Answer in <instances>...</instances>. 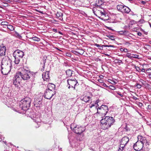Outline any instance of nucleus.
<instances>
[{"label":"nucleus","instance_id":"680f3d73","mask_svg":"<svg viewBox=\"0 0 151 151\" xmlns=\"http://www.w3.org/2000/svg\"><path fill=\"white\" fill-rule=\"evenodd\" d=\"M99 10H101V9H104L103 7H101V6H99Z\"/></svg>","mask_w":151,"mask_h":151},{"label":"nucleus","instance_id":"aec40b11","mask_svg":"<svg viewBox=\"0 0 151 151\" xmlns=\"http://www.w3.org/2000/svg\"><path fill=\"white\" fill-rule=\"evenodd\" d=\"M100 10H99L97 13L98 14H100L101 16H104L105 17H106V13L105 12L104 9H101Z\"/></svg>","mask_w":151,"mask_h":151},{"label":"nucleus","instance_id":"49530a36","mask_svg":"<svg viewBox=\"0 0 151 151\" xmlns=\"http://www.w3.org/2000/svg\"><path fill=\"white\" fill-rule=\"evenodd\" d=\"M110 86L111 87V89H112V90H115V87H114V86H112V85H111Z\"/></svg>","mask_w":151,"mask_h":151},{"label":"nucleus","instance_id":"603ef678","mask_svg":"<svg viewBox=\"0 0 151 151\" xmlns=\"http://www.w3.org/2000/svg\"><path fill=\"white\" fill-rule=\"evenodd\" d=\"M137 35L139 36H141L142 35V33L140 32H139L137 33Z\"/></svg>","mask_w":151,"mask_h":151},{"label":"nucleus","instance_id":"72a5a7b5","mask_svg":"<svg viewBox=\"0 0 151 151\" xmlns=\"http://www.w3.org/2000/svg\"><path fill=\"white\" fill-rule=\"evenodd\" d=\"M8 23L7 22H2L1 23V25H5L7 26V25H8Z\"/></svg>","mask_w":151,"mask_h":151},{"label":"nucleus","instance_id":"473e14b6","mask_svg":"<svg viewBox=\"0 0 151 151\" xmlns=\"http://www.w3.org/2000/svg\"><path fill=\"white\" fill-rule=\"evenodd\" d=\"M131 54L130 53H127L126 54V56L129 58L132 59L134 57L131 55Z\"/></svg>","mask_w":151,"mask_h":151},{"label":"nucleus","instance_id":"69168bd1","mask_svg":"<svg viewBox=\"0 0 151 151\" xmlns=\"http://www.w3.org/2000/svg\"><path fill=\"white\" fill-rule=\"evenodd\" d=\"M56 49L58 50H59V51H61V50H60L59 49V48H56Z\"/></svg>","mask_w":151,"mask_h":151},{"label":"nucleus","instance_id":"774afa93","mask_svg":"<svg viewBox=\"0 0 151 151\" xmlns=\"http://www.w3.org/2000/svg\"><path fill=\"white\" fill-rule=\"evenodd\" d=\"M150 27L151 28V24L150 23Z\"/></svg>","mask_w":151,"mask_h":151},{"label":"nucleus","instance_id":"052dcab7","mask_svg":"<svg viewBox=\"0 0 151 151\" xmlns=\"http://www.w3.org/2000/svg\"><path fill=\"white\" fill-rule=\"evenodd\" d=\"M148 107L149 109H151V105H148Z\"/></svg>","mask_w":151,"mask_h":151},{"label":"nucleus","instance_id":"a19ab883","mask_svg":"<svg viewBox=\"0 0 151 151\" xmlns=\"http://www.w3.org/2000/svg\"><path fill=\"white\" fill-rule=\"evenodd\" d=\"M114 46L113 45H104V47H114Z\"/></svg>","mask_w":151,"mask_h":151},{"label":"nucleus","instance_id":"0eeeda50","mask_svg":"<svg viewBox=\"0 0 151 151\" xmlns=\"http://www.w3.org/2000/svg\"><path fill=\"white\" fill-rule=\"evenodd\" d=\"M68 84L69 86L68 88L70 89L71 87L73 88L74 90L75 89L76 87L79 84L76 79H69L67 80Z\"/></svg>","mask_w":151,"mask_h":151},{"label":"nucleus","instance_id":"58836bf2","mask_svg":"<svg viewBox=\"0 0 151 151\" xmlns=\"http://www.w3.org/2000/svg\"><path fill=\"white\" fill-rule=\"evenodd\" d=\"M136 86L137 87V88H141V85L138 83H137L136 84Z\"/></svg>","mask_w":151,"mask_h":151},{"label":"nucleus","instance_id":"4c0bfd02","mask_svg":"<svg viewBox=\"0 0 151 151\" xmlns=\"http://www.w3.org/2000/svg\"><path fill=\"white\" fill-rule=\"evenodd\" d=\"M16 35L17 37L19 38L22 37V36L17 32H16Z\"/></svg>","mask_w":151,"mask_h":151},{"label":"nucleus","instance_id":"3c124183","mask_svg":"<svg viewBox=\"0 0 151 151\" xmlns=\"http://www.w3.org/2000/svg\"><path fill=\"white\" fill-rule=\"evenodd\" d=\"M132 98L133 99H134V100H136L138 99L135 96H133Z\"/></svg>","mask_w":151,"mask_h":151},{"label":"nucleus","instance_id":"338daca9","mask_svg":"<svg viewBox=\"0 0 151 151\" xmlns=\"http://www.w3.org/2000/svg\"><path fill=\"white\" fill-rule=\"evenodd\" d=\"M149 77H151V75H149Z\"/></svg>","mask_w":151,"mask_h":151},{"label":"nucleus","instance_id":"79ce46f5","mask_svg":"<svg viewBox=\"0 0 151 151\" xmlns=\"http://www.w3.org/2000/svg\"><path fill=\"white\" fill-rule=\"evenodd\" d=\"M137 104L138 106L139 107H141L142 106V103H140V102H138Z\"/></svg>","mask_w":151,"mask_h":151},{"label":"nucleus","instance_id":"a878e982","mask_svg":"<svg viewBox=\"0 0 151 151\" xmlns=\"http://www.w3.org/2000/svg\"><path fill=\"white\" fill-rule=\"evenodd\" d=\"M94 45L97 47L101 50H103V47H104V45H99L95 43L94 44Z\"/></svg>","mask_w":151,"mask_h":151},{"label":"nucleus","instance_id":"7c9ffc66","mask_svg":"<svg viewBox=\"0 0 151 151\" xmlns=\"http://www.w3.org/2000/svg\"><path fill=\"white\" fill-rule=\"evenodd\" d=\"M107 36L108 38L112 40H115V38L114 36L113 35H107Z\"/></svg>","mask_w":151,"mask_h":151},{"label":"nucleus","instance_id":"f704fd0d","mask_svg":"<svg viewBox=\"0 0 151 151\" xmlns=\"http://www.w3.org/2000/svg\"><path fill=\"white\" fill-rule=\"evenodd\" d=\"M134 68L136 69V71L139 72H141V69L139 68V67L135 65Z\"/></svg>","mask_w":151,"mask_h":151},{"label":"nucleus","instance_id":"8fccbe9b","mask_svg":"<svg viewBox=\"0 0 151 151\" xmlns=\"http://www.w3.org/2000/svg\"><path fill=\"white\" fill-rule=\"evenodd\" d=\"M139 22L141 23H142L144 22V20L143 19L140 20L139 21Z\"/></svg>","mask_w":151,"mask_h":151},{"label":"nucleus","instance_id":"f257e3e1","mask_svg":"<svg viewBox=\"0 0 151 151\" xmlns=\"http://www.w3.org/2000/svg\"><path fill=\"white\" fill-rule=\"evenodd\" d=\"M29 73H30L29 71L24 69L22 72H17L14 78V84L17 86L22 79L24 80L29 79L30 78Z\"/></svg>","mask_w":151,"mask_h":151},{"label":"nucleus","instance_id":"c756f323","mask_svg":"<svg viewBox=\"0 0 151 151\" xmlns=\"http://www.w3.org/2000/svg\"><path fill=\"white\" fill-rule=\"evenodd\" d=\"M42 62H43V65L42 66V68H41V69H40L41 71H43L44 70L45 66V60H43Z\"/></svg>","mask_w":151,"mask_h":151},{"label":"nucleus","instance_id":"de8ad7c7","mask_svg":"<svg viewBox=\"0 0 151 151\" xmlns=\"http://www.w3.org/2000/svg\"><path fill=\"white\" fill-rule=\"evenodd\" d=\"M147 72H148V73H151V69L149 68L147 70Z\"/></svg>","mask_w":151,"mask_h":151},{"label":"nucleus","instance_id":"c9c22d12","mask_svg":"<svg viewBox=\"0 0 151 151\" xmlns=\"http://www.w3.org/2000/svg\"><path fill=\"white\" fill-rule=\"evenodd\" d=\"M119 33L120 35H126L127 33H126V31H120Z\"/></svg>","mask_w":151,"mask_h":151},{"label":"nucleus","instance_id":"6e6552de","mask_svg":"<svg viewBox=\"0 0 151 151\" xmlns=\"http://www.w3.org/2000/svg\"><path fill=\"white\" fill-rule=\"evenodd\" d=\"M42 98L38 96H36L34 102V105L36 107H41L42 105Z\"/></svg>","mask_w":151,"mask_h":151},{"label":"nucleus","instance_id":"b1692460","mask_svg":"<svg viewBox=\"0 0 151 151\" xmlns=\"http://www.w3.org/2000/svg\"><path fill=\"white\" fill-rule=\"evenodd\" d=\"M99 7L95 6V7H94L92 9V11L93 12L96 16H97V15L96 14L95 12H96V13H97V12H98V11H99Z\"/></svg>","mask_w":151,"mask_h":151},{"label":"nucleus","instance_id":"ddd939ff","mask_svg":"<svg viewBox=\"0 0 151 151\" xmlns=\"http://www.w3.org/2000/svg\"><path fill=\"white\" fill-rule=\"evenodd\" d=\"M13 55L16 56L17 57L22 58L24 55V52L20 50H16L13 53Z\"/></svg>","mask_w":151,"mask_h":151},{"label":"nucleus","instance_id":"f03ea898","mask_svg":"<svg viewBox=\"0 0 151 151\" xmlns=\"http://www.w3.org/2000/svg\"><path fill=\"white\" fill-rule=\"evenodd\" d=\"M115 122L114 118L111 116H106L101 120V127L104 130L108 129Z\"/></svg>","mask_w":151,"mask_h":151},{"label":"nucleus","instance_id":"4d7b16f0","mask_svg":"<svg viewBox=\"0 0 151 151\" xmlns=\"http://www.w3.org/2000/svg\"><path fill=\"white\" fill-rule=\"evenodd\" d=\"M101 19L102 20H107L108 19L107 18H104V17H102L101 18Z\"/></svg>","mask_w":151,"mask_h":151},{"label":"nucleus","instance_id":"f8f14e48","mask_svg":"<svg viewBox=\"0 0 151 151\" xmlns=\"http://www.w3.org/2000/svg\"><path fill=\"white\" fill-rule=\"evenodd\" d=\"M129 141V139L128 137L126 136L124 137L122 139L120 147L122 148H124L125 146L127 144Z\"/></svg>","mask_w":151,"mask_h":151},{"label":"nucleus","instance_id":"5fc2aeb1","mask_svg":"<svg viewBox=\"0 0 151 151\" xmlns=\"http://www.w3.org/2000/svg\"><path fill=\"white\" fill-rule=\"evenodd\" d=\"M141 3L143 4H145L146 3L145 1H141Z\"/></svg>","mask_w":151,"mask_h":151},{"label":"nucleus","instance_id":"bb28decb","mask_svg":"<svg viewBox=\"0 0 151 151\" xmlns=\"http://www.w3.org/2000/svg\"><path fill=\"white\" fill-rule=\"evenodd\" d=\"M29 38L31 39H32L34 41L37 42H39L40 40V38L36 37H32L30 38Z\"/></svg>","mask_w":151,"mask_h":151},{"label":"nucleus","instance_id":"09e8293b","mask_svg":"<svg viewBox=\"0 0 151 151\" xmlns=\"http://www.w3.org/2000/svg\"><path fill=\"white\" fill-rule=\"evenodd\" d=\"M111 83L113 84H115L116 83L114 81H111Z\"/></svg>","mask_w":151,"mask_h":151},{"label":"nucleus","instance_id":"c03bdc74","mask_svg":"<svg viewBox=\"0 0 151 151\" xmlns=\"http://www.w3.org/2000/svg\"><path fill=\"white\" fill-rule=\"evenodd\" d=\"M66 55L67 56L70 57L71 56V55L70 53H66Z\"/></svg>","mask_w":151,"mask_h":151},{"label":"nucleus","instance_id":"a211bd4d","mask_svg":"<svg viewBox=\"0 0 151 151\" xmlns=\"http://www.w3.org/2000/svg\"><path fill=\"white\" fill-rule=\"evenodd\" d=\"M55 88V86L54 84L51 83H49L48 84L46 89L49 90L50 91H54Z\"/></svg>","mask_w":151,"mask_h":151},{"label":"nucleus","instance_id":"393cba45","mask_svg":"<svg viewBox=\"0 0 151 151\" xmlns=\"http://www.w3.org/2000/svg\"><path fill=\"white\" fill-rule=\"evenodd\" d=\"M15 58L14 63L16 64H19L20 62V58L18 57H17L16 56L13 55Z\"/></svg>","mask_w":151,"mask_h":151},{"label":"nucleus","instance_id":"9d476101","mask_svg":"<svg viewBox=\"0 0 151 151\" xmlns=\"http://www.w3.org/2000/svg\"><path fill=\"white\" fill-rule=\"evenodd\" d=\"M137 138V141H139V142H140V143L143 144V146L145 143L146 144V147H148L149 146V142L147 141L146 137H144L141 135H139L138 136Z\"/></svg>","mask_w":151,"mask_h":151},{"label":"nucleus","instance_id":"bf43d9fd","mask_svg":"<svg viewBox=\"0 0 151 151\" xmlns=\"http://www.w3.org/2000/svg\"><path fill=\"white\" fill-rule=\"evenodd\" d=\"M128 51L127 49L126 48H124V52H127Z\"/></svg>","mask_w":151,"mask_h":151},{"label":"nucleus","instance_id":"cd10ccee","mask_svg":"<svg viewBox=\"0 0 151 151\" xmlns=\"http://www.w3.org/2000/svg\"><path fill=\"white\" fill-rule=\"evenodd\" d=\"M37 119L38 120H36L34 119H33V121H35V123H36L38 125L37 127H39V126L40 125V119L39 118Z\"/></svg>","mask_w":151,"mask_h":151},{"label":"nucleus","instance_id":"a18cd8bd","mask_svg":"<svg viewBox=\"0 0 151 151\" xmlns=\"http://www.w3.org/2000/svg\"><path fill=\"white\" fill-rule=\"evenodd\" d=\"M131 24H135V23H137L134 20H132L130 22Z\"/></svg>","mask_w":151,"mask_h":151},{"label":"nucleus","instance_id":"39448f33","mask_svg":"<svg viewBox=\"0 0 151 151\" xmlns=\"http://www.w3.org/2000/svg\"><path fill=\"white\" fill-rule=\"evenodd\" d=\"M71 129L77 134H81L84 132L86 129L85 127L76 126L75 124H72L70 125Z\"/></svg>","mask_w":151,"mask_h":151},{"label":"nucleus","instance_id":"423d86ee","mask_svg":"<svg viewBox=\"0 0 151 151\" xmlns=\"http://www.w3.org/2000/svg\"><path fill=\"white\" fill-rule=\"evenodd\" d=\"M109 111L108 107L106 105H102L100 107L97 109V113L101 116H105Z\"/></svg>","mask_w":151,"mask_h":151},{"label":"nucleus","instance_id":"6e6d98bb","mask_svg":"<svg viewBox=\"0 0 151 151\" xmlns=\"http://www.w3.org/2000/svg\"><path fill=\"white\" fill-rule=\"evenodd\" d=\"M103 86L105 87H108L107 86L105 83H104L103 84Z\"/></svg>","mask_w":151,"mask_h":151},{"label":"nucleus","instance_id":"5701e85b","mask_svg":"<svg viewBox=\"0 0 151 151\" xmlns=\"http://www.w3.org/2000/svg\"><path fill=\"white\" fill-rule=\"evenodd\" d=\"M66 73L67 77H70L73 74L72 71L70 69L66 70Z\"/></svg>","mask_w":151,"mask_h":151},{"label":"nucleus","instance_id":"dca6fc26","mask_svg":"<svg viewBox=\"0 0 151 151\" xmlns=\"http://www.w3.org/2000/svg\"><path fill=\"white\" fill-rule=\"evenodd\" d=\"M6 51V48L5 46H1L0 49V55L1 56H4L5 55Z\"/></svg>","mask_w":151,"mask_h":151},{"label":"nucleus","instance_id":"7ed1b4c3","mask_svg":"<svg viewBox=\"0 0 151 151\" xmlns=\"http://www.w3.org/2000/svg\"><path fill=\"white\" fill-rule=\"evenodd\" d=\"M12 60L8 56H5L3 58L1 62L2 66L3 65L4 67H6V68L7 69V71L5 72H4L1 70V72L3 74L6 75L9 73L10 70V68L12 66Z\"/></svg>","mask_w":151,"mask_h":151},{"label":"nucleus","instance_id":"4468645a","mask_svg":"<svg viewBox=\"0 0 151 151\" xmlns=\"http://www.w3.org/2000/svg\"><path fill=\"white\" fill-rule=\"evenodd\" d=\"M49 71H47L44 72L42 74V78L44 81H47L49 79Z\"/></svg>","mask_w":151,"mask_h":151},{"label":"nucleus","instance_id":"0e129e2a","mask_svg":"<svg viewBox=\"0 0 151 151\" xmlns=\"http://www.w3.org/2000/svg\"><path fill=\"white\" fill-rule=\"evenodd\" d=\"M94 106V105L93 104H92L91 106H90V107L91 108L92 107H93V106Z\"/></svg>","mask_w":151,"mask_h":151},{"label":"nucleus","instance_id":"e433bc0d","mask_svg":"<svg viewBox=\"0 0 151 151\" xmlns=\"http://www.w3.org/2000/svg\"><path fill=\"white\" fill-rule=\"evenodd\" d=\"M149 149L148 147H145L142 151H149Z\"/></svg>","mask_w":151,"mask_h":151},{"label":"nucleus","instance_id":"c85d7f7f","mask_svg":"<svg viewBox=\"0 0 151 151\" xmlns=\"http://www.w3.org/2000/svg\"><path fill=\"white\" fill-rule=\"evenodd\" d=\"M7 27L8 29L11 31H13L14 30V28L12 25L8 24V25H7Z\"/></svg>","mask_w":151,"mask_h":151},{"label":"nucleus","instance_id":"20e7f679","mask_svg":"<svg viewBox=\"0 0 151 151\" xmlns=\"http://www.w3.org/2000/svg\"><path fill=\"white\" fill-rule=\"evenodd\" d=\"M31 100L28 97H26L22 100L19 103L18 109L26 110L29 109L30 106Z\"/></svg>","mask_w":151,"mask_h":151},{"label":"nucleus","instance_id":"f3484780","mask_svg":"<svg viewBox=\"0 0 151 151\" xmlns=\"http://www.w3.org/2000/svg\"><path fill=\"white\" fill-rule=\"evenodd\" d=\"M104 3V0H97L96 1L95 3L93 4V5L99 7V6H102Z\"/></svg>","mask_w":151,"mask_h":151},{"label":"nucleus","instance_id":"1a4fd4ad","mask_svg":"<svg viewBox=\"0 0 151 151\" xmlns=\"http://www.w3.org/2000/svg\"><path fill=\"white\" fill-rule=\"evenodd\" d=\"M55 91H50L49 90L46 89L44 97L45 98L50 99L55 94Z\"/></svg>","mask_w":151,"mask_h":151},{"label":"nucleus","instance_id":"4be33fe9","mask_svg":"<svg viewBox=\"0 0 151 151\" xmlns=\"http://www.w3.org/2000/svg\"><path fill=\"white\" fill-rule=\"evenodd\" d=\"M57 17L60 20H63V14L61 12H58L56 14Z\"/></svg>","mask_w":151,"mask_h":151},{"label":"nucleus","instance_id":"13d9d810","mask_svg":"<svg viewBox=\"0 0 151 151\" xmlns=\"http://www.w3.org/2000/svg\"><path fill=\"white\" fill-rule=\"evenodd\" d=\"M120 50L121 52H123L124 50V49L121 48L120 49Z\"/></svg>","mask_w":151,"mask_h":151},{"label":"nucleus","instance_id":"9b49d317","mask_svg":"<svg viewBox=\"0 0 151 151\" xmlns=\"http://www.w3.org/2000/svg\"><path fill=\"white\" fill-rule=\"evenodd\" d=\"M144 146L143 144L140 143L139 141H137L133 145V148L134 150L136 151H140L142 149Z\"/></svg>","mask_w":151,"mask_h":151},{"label":"nucleus","instance_id":"412c9836","mask_svg":"<svg viewBox=\"0 0 151 151\" xmlns=\"http://www.w3.org/2000/svg\"><path fill=\"white\" fill-rule=\"evenodd\" d=\"M124 6L125 5L121 4L118 5L117 6L116 8L118 11H120L122 12Z\"/></svg>","mask_w":151,"mask_h":151},{"label":"nucleus","instance_id":"ea45409f","mask_svg":"<svg viewBox=\"0 0 151 151\" xmlns=\"http://www.w3.org/2000/svg\"><path fill=\"white\" fill-rule=\"evenodd\" d=\"M117 94L120 95L121 97H122L124 96L123 95L120 93V92L119 91L116 92Z\"/></svg>","mask_w":151,"mask_h":151},{"label":"nucleus","instance_id":"6ab92c4d","mask_svg":"<svg viewBox=\"0 0 151 151\" xmlns=\"http://www.w3.org/2000/svg\"><path fill=\"white\" fill-rule=\"evenodd\" d=\"M131 11V10L128 7L124 6L122 12L124 13L129 14Z\"/></svg>","mask_w":151,"mask_h":151},{"label":"nucleus","instance_id":"2eb2a0df","mask_svg":"<svg viewBox=\"0 0 151 151\" xmlns=\"http://www.w3.org/2000/svg\"><path fill=\"white\" fill-rule=\"evenodd\" d=\"M82 100L83 101L86 103H91L92 102L91 99V97L88 96H84L82 99L81 98Z\"/></svg>","mask_w":151,"mask_h":151},{"label":"nucleus","instance_id":"864d4df0","mask_svg":"<svg viewBox=\"0 0 151 151\" xmlns=\"http://www.w3.org/2000/svg\"><path fill=\"white\" fill-rule=\"evenodd\" d=\"M140 71L141 72H145V70L144 68H142V69H141Z\"/></svg>","mask_w":151,"mask_h":151},{"label":"nucleus","instance_id":"2f4dec72","mask_svg":"<svg viewBox=\"0 0 151 151\" xmlns=\"http://www.w3.org/2000/svg\"><path fill=\"white\" fill-rule=\"evenodd\" d=\"M1 70H2L4 72H6L7 70V69L6 68V67H3L1 66Z\"/></svg>","mask_w":151,"mask_h":151},{"label":"nucleus","instance_id":"37998d69","mask_svg":"<svg viewBox=\"0 0 151 151\" xmlns=\"http://www.w3.org/2000/svg\"><path fill=\"white\" fill-rule=\"evenodd\" d=\"M124 148H122L120 147H119L118 150L117 151H123V150L124 149Z\"/></svg>","mask_w":151,"mask_h":151},{"label":"nucleus","instance_id":"e2e57ef3","mask_svg":"<svg viewBox=\"0 0 151 151\" xmlns=\"http://www.w3.org/2000/svg\"><path fill=\"white\" fill-rule=\"evenodd\" d=\"M53 30L54 32H57V29H53Z\"/></svg>","mask_w":151,"mask_h":151}]
</instances>
